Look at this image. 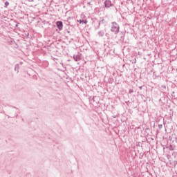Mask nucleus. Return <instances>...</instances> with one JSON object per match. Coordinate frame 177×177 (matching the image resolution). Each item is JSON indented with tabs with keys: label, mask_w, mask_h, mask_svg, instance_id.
I'll list each match as a JSON object with an SVG mask.
<instances>
[{
	"label": "nucleus",
	"mask_w": 177,
	"mask_h": 177,
	"mask_svg": "<svg viewBox=\"0 0 177 177\" xmlns=\"http://www.w3.org/2000/svg\"><path fill=\"white\" fill-rule=\"evenodd\" d=\"M104 6L105 8H111V6H113V3H111V1L110 0H106L104 1Z\"/></svg>",
	"instance_id": "f257e3e1"
},
{
	"label": "nucleus",
	"mask_w": 177,
	"mask_h": 177,
	"mask_svg": "<svg viewBox=\"0 0 177 177\" xmlns=\"http://www.w3.org/2000/svg\"><path fill=\"white\" fill-rule=\"evenodd\" d=\"M57 27L59 30H62L63 28V24L62 23H57Z\"/></svg>",
	"instance_id": "f03ea898"
},
{
	"label": "nucleus",
	"mask_w": 177,
	"mask_h": 177,
	"mask_svg": "<svg viewBox=\"0 0 177 177\" xmlns=\"http://www.w3.org/2000/svg\"><path fill=\"white\" fill-rule=\"evenodd\" d=\"M73 20H74V18H73V17H69L67 19L66 21H67L68 23H71V21H73Z\"/></svg>",
	"instance_id": "7ed1b4c3"
},
{
	"label": "nucleus",
	"mask_w": 177,
	"mask_h": 177,
	"mask_svg": "<svg viewBox=\"0 0 177 177\" xmlns=\"http://www.w3.org/2000/svg\"><path fill=\"white\" fill-rule=\"evenodd\" d=\"M77 21H80V23H88V21H86V19H80L77 20Z\"/></svg>",
	"instance_id": "20e7f679"
},
{
	"label": "nucleus",
	"mask_w": 177,
	"mask_h": 177,
	"mask_svg": "<svg viewBox=\"0 0 177 177\" xmlns=\"http://www.w3.org/2000/svg\"><path fill=\"white\" fill-rule=\"evenodd\" d=\"M74 59L76 60V62H78V60H80V55L74 56Z\"/></svg>",
	"instance_id": "39448f33"
},
{
	"label": "nucleus",
	"mask_w": 177,
	"mask_h": 177,
	"mask_svg": "<svg viewBox=\"0 0 177 177\" xmlns=\"http://www.w3.org/2000/svg\"><path fill=\"white\" fill-rule=\"evenodd\" d=\"M113 31H116V32H118V31H120V28L116 27L115 30L114 28H113Z\"/></svg>",
	"instance_id": "423d86ee"
},
{
	"label": "nucleus",
	"mask_w": 177,
	"mask_h": 177,
	"mask_svg": "<svg viewBox=\"0 0 177 177\" xmlns=\"http://www.w3.org/2000/svg\"><path fill=\"white\" fill-rule=\"evenodd\" d=\"M5 6H9V3H8V1H6V2H5Z\"/></svg>",
	"instance_id": "0eeeda50"
},
{
	"label": "nucleus",
	"mask_w": 177,
	"mask_h": 177,
	"mask_svg": "<svg viewBox=\"0 0 177 177\" xmlns=\"http://www.w3.org/2000/svg\"><path fill=\"white\" fill-rule=\"evenodd\" d=\"M57 23H62V21H57Z\"/></svg>",
	"instance_id": "6e6552de"
},
{
	"label": "nucleus",
	"mask_w": 177,
	"mask_h": 177,
	"mask_svg": "<svg viewBox=\"0 0 177 177\" xmlns=\"http://www.w3.org/2000/svg\"><path fill=\"white\" fill-rule=\"evenodd\" d=\"M16 27H17V24L16 25Z\"/></svg>",
	"instance_id": "1a4fd4ad"
}]
</instances>
